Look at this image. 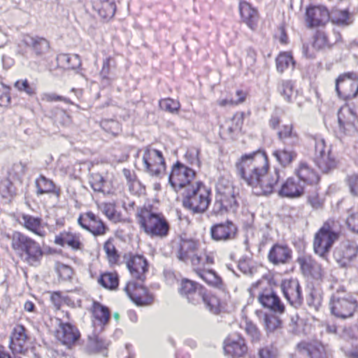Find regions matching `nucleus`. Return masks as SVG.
Here are the masks:
<instances>
[{
    "label": "nucleus",
    "mask_w": 358,
    "mask_h": 358,
    "mask_svg": "<svg viewBox=\"0 0 358 358\" xmlns=\"http://www.w3.org/2000/svg\"><path fill=\"white\" fill-rule=\"evenodd\" d=\"M236 167L241 178L257 196L271 194L280 179L278 170H268L267 157L262 152L243 156L236 163Z\"/></svg>",
    "instance_id": "1"
},
{
    "label": "nucleus",
    "mask_w": 358,
    "mask_h": 358,
    "mask_svg": "<svg viewBox=\"0 0 358 358\" xmlns=\"http://www.w3.org/2000/svg\"><path fill=\"white\" fill-rule=\"evenodd\" d=\"M136 218L141 229L151 238H163L169 234L170 227L166 217L151 206L138 208Z\"/></svg>",
    "instance_id": "2"
},
{
    "label": "nucleus",
    "mask_w": 358,
    "mask_h": 358,
    "mask_svg": "<svg viewBox=\"0 0 358 358\" xmlns=\"http://www.w3.org/2000/svg\"><path fill=\"white\" fill-rule=\"evenodd\" d=\"M199 245V241L193 239L180 238L173 242V249L180 261L189 260L194 267L212 264L213 257L200 250Z\"/></svg>",
    "instance_id": "3"
},
{
    "label": "nucleus",
    "mask_w": 358,
    "mask_h": 358,
    "mask_svg": "<svg viewBox=\"0 0 358 358\" xmlns=\"http://www.w3.org/2000/svg\"><path fill=\"white\" fill-rule=\"evenodd\" d=\"M341 224L339 221L329 219L315 234L313 248L315 252L325 258L341 234Z\"/></svg>",
    "instance_id": "4"
},
{
    "label": "nucleus",
    "mask_w": 358,
    "mask_h": 358,
    "mask_svg": "<svg viewBox=\"0 0 358 358\" xmlns=\"http://www.w3.org/2000/svg\"><path fill=\"white\" fill-rule=\"evenodd\" d=\"M179 291L189 303L196 305L203 302L210 311L215 313L217 312L219 299L213 295L206 294L204 289L198 283L187 279L182 280Z\"/></svg>",
    "instance_id": "5"
},
{
    "label": "nucleus",
    "mask_w": 358,
    "mask_h": 358,
    "mask_svg": "<svg viewBox=\"0 0 358 358\" xmlns=\"http://www.w3.org/2000/svg\"><path fill=\"white\" fill-rule=\"evenodd\" d=\"M183 195V206L194 213H203L210 203V191L202 182H196L194 186L189 187Z\"/></svg>",
    "instance_id": "6"
},
{
    "label": "nucleus",
    "mask_w": 358,
    "mask_h": 358,
    "mask_svg": "<svg viewBox=\"0 0 358 358\" xmlns=\"http://www.w3.org/2000/svg\"><path fill=\"white\" fill-rule=\"evenodd\" d=\"M216 189L217 195L213 211L217 214L229 210L235 211L238 207L236 201L238 189L230 181L224 179L219 180Z\"/></svg>",
    "instance_id": "7"
},
{
    "label": "nucleus",
    "mask_w": 358,
    "mask_h": 358,
    "mask_svg": "<svg viewBox=\"0 0 358 358\" xmlns=\"http://www.w3.org/2000/svg\"><path fill=\"white\" fill-rule=\"evenodd\" d=\"M357 301L343 288L334 292L331 298L330 308L332 314L337 317H352L357 308Z\"/></svg>",
    "instance_id": "8"
},
{
    "label": "nucleus",
    "mask_w": 358,
    "mask_h": 358,
    "mask_svg": "<svg viewBox=\"0 0 358 358\" xmlns=\"http://www.w3.org/2000/svg\"><path fill=\"white\" fill-rule=\"evenodd\" d=\"M196 172L183 164L177 162L172 166L169 176V183L176 192H185L192 187L197 181H195Z\"/></svg>",
    "instance_id": "9"
},
{
    "label": "nucleus",
    "mask_w": 358,
    "mask_h": 358,
    "mask_svg": "<svg viewBox=\"0 0 358 358\" xmlns=\"http://www.w3.org/2000/svg\"><path fill=\"white\" fill-rule=\"evenodd\" d=\"M140 165L143 171L152 176L159 177L166 170L165 160L162 152L150 147H146L142 150Z\"/></svg>",
    "instance_id": "10"
},
{
    "label": "nucleus",
    "mask_w": 358,
    "mask_h": 358,
    "mask_svg": "<svg viewBox=\"0 0 358 358\" xmlns=\"http://www.w3.org/2000/svg\"><path fill=\"white\" fill-rule=\"evenodd\" d=\"M358 255V244L352 240L341 242L334 250L333 257L337 264L343 268L349 267Z\"/></svg>",
    "instance_id": "11"
},
{
    "label": "nucleus",
    "mask_w": 358,
    "mask_h": 358,
    "mask_svg": "<svg viewBox=\"0 0 358 358\" xmlns=\"http://www.w3.org/2000/svg\"><path fill=\"white\" fill-rule=\"evenodd\" d=\"M336 92L343 99H353L358 94V76L357 73H345L336 80Z\"/></svg>",
    "instance_id": "12"
},
{
    "label": "nucleus",
    "mask_w": 358,
    "mask_h": 358,
    "mask_svg": "<svg viewBox=\"0 0 358 358\" xmlns=\"http://www.w3.org/2000/svg\"><path fill=\"white\" fill-rule=\"evenodd\" d=\"M315 160L318 168L323 173H328L336 166V162L331 156L330 148L325 145L323 138H315Z\"/></svg>",
    "instance_id": "13"
},
{
    "label": "nucleus",
    "mask_w": 358,
    "mask_h": 358,
    "mask_svg": "<svg viewBox=\"0 0 358 358\" xmlns=\"http://www.w3.org/2000/svg\"><path fill=\"white\" fill-rule=\"evenodd\" d=\"M10 341V349L12 350L13 356L20 358L17 354H24L28 350V337L26 330L22 325H16L11 333Z\"/></svg>",
    "instance_id": "14"
},
{
    "label": "nucleus",
    "mask_w": 358,
    "mask_h": 358,
    "mask_svg": "<svg viewBox=\"0 0 358 358\" xmlns=\"http://www.w3.org/2000/svg\"><path fill=\"white\" fill-rule=\"evenodd\" d=\"M78 223L94 236L103 235L107 229L103 222L92 212L81 215L78 218Z\"/></svg>",
    "instance_id": "15"
},
{
    "label": "nucleus",
    "mask_w": 358,
    "mask_h": 358,
    "mask_svg": "<svg viewBox=\"0 0 358 358\" xmlns=\"http://www.w3.org/2000/svg\"><path fill=\"white\" fill-rule=\"evenodd\" d=\"M124 290L129 298L137 305H147L152 301V296L148 294V290L141 284L129 282Z\"/></svg>",
    "instance_id": "16"
},
{
    "label": "nucleus",
    "mask_w": 358,
    "mask_h": 358,
    "mask_svg": "<svg viewBox=\"0 0 358 358\" xmlns=\"http://www.w3.org/2000/svg\"><path fill=\"white\" fill-rule=\"evenodd\" d=\"M281 289L285 297L292 305L301 303L302 296L299 283L296 279H285L281 283Z\"/></svg>",
    "instance_id": "17"
},
{
    "label": "nucleus",
    "mask_w": 358,
    "mask_h": 358,
    "mask_svg": "<svg viewBox=\"0 0 358 358\" xmlns=\"http://www.w3.org/2000/svg\"><path fill=\"white\" fill-rule=\"evenodd\" d=\"M330 19V13L324 6H313L306 10V22L309 27L324 25Z\"/></svg>",
    "instance_id": "18"
},
{
    "label": "nucleus",
    "mask_w": 358,
    "mask_h": 358,
    "mask_svg": "<svg viewBox=\"0 0 358 358\" xmlns=\"http://www.w3.org/2000/svg\"><path fill=\"white\" fill-rule=\"evenodd\" d=\"M236 227L231 221L216 224L210 229L211 237L215 241H228L233 239L236 233Z\"/></svg>",
    "instance_id": "19"
},
{
    "label": "nucleus",
    "mask_w": 358,
    "mask_h": 358,
    "mask_svg": "<svg viewBox=\"0 0 358 358\" xmlns=\"http://www.w3.org/2000/svg\"><path fill=\"white\" fill-rule=\"evenodd\" d=\"M21 42L25 46L31 48L37 57H43L50 48L49 42L45 38L38 36L24 35Z\"/></svg>",
    "instance_id": "20"
},
{
    "label": "nucleus",
    "mask_w": 358,
    "mask_h": 358,
    "mask_svg": "<svg viewBox=\"0 0 358 358\" xmlns=\"http://www.w3.org/2000/svg\"><path fill=\"white\" fill-rule=\"evenodd\" d=\"M298 352L302 358H326L324 346L318 341L301 343L298 345Z\"/></svg>",
    "instance_id": "21"
},
{
    "label": "nucleus",
    "mask_w": 358,
    "mask_h": 358,
    "mask_svg": "<svg viewBox=\"0 0 358 358\" xmlns=\"http://www.w3.org/2000/svg\"><path fill=\"white\" fill-rule=\"evenodd\" d=\"M224 350L226 355L232 357H241L244 356L248 347L245 340L241 336L229 337L224 341Z\"/></svg>",
    "instance_id": "22"
},
{
    "label": "nucleus",
    "mask_w": 358,
    "mask_h": 358,
    "mask_svg": "<svg viewBox=\"0 0 358 358\" xmlns=\"http://www.w3.org/2000/svg\"><path fill=\"white\" fill-rule=\"evenodd\" d=\"M19 222L27 230L40 237H44L47 234L46 224L42 222L40 217L23 214L20 217Z\"/></svg>",
    "instance_id": "23"
},
{
    "label": "nucleus",
    "mask_w": 358,
    "mask_h": 358,
    "mask_svg": "<svg viewBox=\"0 0 358 358\" xmlns=\"http://www.w3.org/2000/svg\"><path fill=\"white\" fill-rule=\"evenodd\" d=\"M56 336L63 344L70 346L79 338L80 334L78 329L71 324L60 323Z\"/></svg>",
    "instance_id": "24"
},
{
    "label": "nucleus",
    "mask_w": 358,
    "mask_h": 358,
    "mask_svg": "<svg viewBox=\"0 0 358 358\" xmlns=\"http://www.w3.org/2000/svg\"><path fill=\"white\" fill-rule=\"evenodd\" d=\"M127 266L133 278L143 280L148 270L146 259L140 255L130 257L127 262Z\"/></svg>",
    "instance_id": "25"
},
{
    "label": "nucleus",
    "mask_w": 358,
    "mask_h": 358,
    "mask_svg": "<svg viewBox=\"0 0 358 358\" xmlns=\"http://www.w3.org/2000/svg\"><path fill=\"white\" fill-rule=\"evenodd\" d=\"M43 252L38 243L32 240L31 242L20 254L21 257L29 264L36 266L42 259Z\"/></svg>",
    "instance_id": "26"
},
{
    "label": "nucleus",
    "mask_w": 358,
    "mask_h": 358,
    "mask_svg": "<svg viewBox=\"0 0 358 358\" xmlns=\"http://www.w3.org/2000/svg\"><path fill=\"white\" fill-rule=\"evenodd\" d=\"M304 185L299 179L290 178L282 184L279 194L282 196L296 198L303 193Z\"/></svg>",
    "instance_id": "27"
},
{
    "label": "nucleus",
    "mask_w": 358,
    "mask_h": 358,
    "mask_svg": "<svg viewBox=\"0 0 358 358\" xmlns=\"http://www.w3.org/2000/svg\"><path fill=\"white\" fill-rule=\"evenodd\" d=\"M268 257L274 264H286L292 259V250L285 245L275 244L270 250Z\"/></svg>",
    "instance_id": "28"
},
{
    "label": "nucleus",
    "mask_w": 358,
    "mask_h": 358,
    "mask_svg": "<svg viewBox=\"0 0 358 358\" xmlns=\"http://www.w3.org/2000/svg\"><path fill=\"white\" fill-rule=\"evenodd\" d=\"M258 300L264 307L275 313H282L285 310L283 303L280 301L278 296L272 292H264L259 296Z\"/></svg>",
    "instance_id": "29"
},
{
    "label": "nucleus",
    "mask_w": 358,
    "mask_h": 358,
    "mask_svg": "<svg viewBox=\"0 0 358 358\" xmlns=\"http://www.w3.org/2000/svg\"><path fill=\"white\" fill-rule=\"evenodd\" d=\"M243 124V113H237L232 118L227 120L220 126L221 133L232 137L241 130Z\"/></svg>",
    "instance_id": "30"
},
{
    "label": "nucleus",
    "mask_w": 358,
    "mask_h": 358,
    "mask_svg": "<svg viewBox=\"0 0 358 358\" xmlns=\"http://www.w3.org/2000/svg\"><path fill=\"white\" fill-rule=\"evenodd\" d=\"M239 11L242 20L254 30L257 27L258 21V13L255 8L246 1H241L239 4Z\"/></svg>",
    "instance_id": "31"
},
{
    "label": "nucleus",
    "mask_w": 358,
    "mask_h": 358,
    "mask_svg": "<svg viewBox=\"0 0 358 358\" xmlns=\"http://www.w3.org/2000/svg\"><path fill=\"white\" fill-rule=\"evenodd\" d=\"M93 8L103 19H111L115 13L116 6L113 1L109 0H93Z\"/></svg>",
    "instance_id": "32"
},
{
    "label": "nucleus",
    "mask_w": 358,
    "mask_h": 358,
    "mask_svg": "<svg viewBox=\"0 0 358 358\" xmlns=\"http://www.w3.org/2000/svg\"><path fill=\"white\" fill-rule=\"evenodd\" d=\"M55 243L57 245L64 246L68 245L73 250H81L83 243L78 236L70 232L64 231L55 237Z\"/></svg>",
    "instance_id": "33"
},
{
    "label": "nucleus",
    "mask_w": 358,
    "mask_h": 358,
    "mask_svg": "<svg viewBox=\"0 0 358 358\" xmlns=\"http://www.w3.org/2000/svg\"><path fill=\"white\" fill-rule=\"evenodd\" d=\"M296 173L298 176L297 179H299V181H301L303 185L305 182L313 183L319 180L317 173L305 162H301L299 163Z\"/></svg>",
    "instance_id": "34"
},
{
    "label": "nucleus",
    "mask_w": 358,
    "mask_h": 358,
    "mask_svg": "<svg viewBox=\"0 0 358 358\" xmlns=\"http://www.w3.org/2000/svg\"><path fill=\"white\" fill-rule=\"evenodd\" d=\"M278 139L284 144L296 145L299 138L298 134L294 131L292 124L282 125L278 132Z\"/></svg>",
    "instance_id": "35"
},
{
    "label": "nucleus",
    "mask_w": 358,
    "mask_h": 358,
    "mask_svg": "<svg viewBox=\"0 0 358 358\" xmlns=\"http://www.w3.org/2000/svg\"><path fill=\"white\" fill-rule=\"evenodd\" d=\"M298 262L301 269L305 273H310L315 278H319L322 274L321 266L309 256H303L299 258Z\"/></svg>",
    "instance_id": "36"
},
{
    "label": "nucleus",
    "mask_w": 358,
    "mask_h": 358,
    "mask_svg": "<svg viewBox=\"0 0 358 358\" xmlns=\"http://www.w3.org/2000/svg\"><path fill=\"white\" fill-rule=\"evenodd\" d=\"M273 156L282 166L287 167L295 160L297 153L293 149L285 147L275 150Z\"/></svg>",
    "instance_id": "37"
},
{
    "label": "nucleus",
    "mask_w": 358,
    "mask_h": 358,
    "mask_svg": "<svg viewBox=\"0 0 358 358\" xmlns=\"http://www.w3.org/2000/svg\"><path fill=\"white\" fill-rule=\"evenodd\" d=\"M8 238L11 241V248L18 255H20L33 240L20 231H13L12 234L8 235Z\"/></svg>",
    "instance_id": "38"
},
{
    "label": "nucleus",
    "mask_w": 358,
    "mask_h": 358,
    "mask_svg": "<svg viewBox=\"0 0 358 358\" xmlns=\"http://www.w3.org/2000/svg\"><path fill=\"white\" fill-rule=\"evenodd\" d=\"M37 187V193L43 194L45 193H52L57 196L59 195V189H57L55 183L50 179L43 176H40L36 180Z\"/></svg>",
    "instance_id": "39"
},
{
    "label": "nucleus",
    "mask_w": 358,
    "mask_h": 358,
    "mask_svg": "<svg viewBox=\"0 0 358 358\" xmlns=\"http://www.w3.org/2000/svg\"><path fill=\"white\" fill-rule=\"evenodd\" d=\"M205 266L199 267H194V270L196 274L207 284L212 286H217L220 283V278L215 272L210 270L203 269Z\"/></svg>",
    "instance_id": "40"
},
{
    "label": "nucleus",
    "mask_w": 358,
    "mask_h": 358,
    "mask_svg": "<svg viewBox=\"0 0 358 358\" xmlns=\"http://www.w3.org/2000/svg\"><path fill=\"white\" fill-rule=\"evenodd\" d=\"M92 313L94 317L101 324H106L110 318L108 308L99 302L93 303Z\"/></svg>",
    "instance_id": "41"
},
{
    "label": "nucleus",
    "mask_w": 358,
    "mask_h": 358,
    "mask_svg": "<svg viewBox=\"0 0 358 358\" xmlns=\"http://www.w3.org/2000/svg\"><path fill=\"white\" fill-rule=\"evenodd\" d=\"M294 61L289 52L280 53L276 58V67L278 71L282 73L286 69H293Z\"/></svg>",
    "instance_id": "42"
},
{
    "label": "nucleus",
    "mask_w": 358,
    "mask_h": 358,
    "mask_svg": "<svg viewBox=\"0 0 358 358\" xmlns=\"http://www.w3.org/2000/svg\"><path fill=\"white\" fill-rule=\"evenodd\" d=\"M98 282L103 287L108 289H115L118 286V277L116 273H105L102 274Z\"/></svg>",
    "instance_id": "43"
},
{
    "label": "nucleus",
    "mask_w": 358,
    "mask_h": 358,
    "mask_svg": "<svg viewBox=\"0 0 358 358\" xmlns=\"http://www.w3.org/2000/svg\"><path fill=\"white\" fill-rule=\"evenodd\" d=\"M330 18L334 24L348 25L351 23L349 12L347 10L335 9L330 14Z\"/></svg>",
    "instance_id": "44"
},
{
    "label": "nucleus",
    "mask_w": 358,
    "mask_h": 358,
    "mask_svg": "<svg viewBox=\"0 0 358 358\" xmlns=\"http://www.w3.org/2000/svg\"><path fill=\"white\" fill-rule=\"evenodd\" d=\"M99 208L110 220L114 222L120 221V215L116 211L113 203H102L99 206Z\"/></svg>",
    "instance_id": "45"
},
{
    "label": "nucleus",
    "mask_w": 358,
    "mask_h": 358,
    "mask_svg": "<svg viewBox=\"0 0 358 358\" xmlns=\"http://www.w3.org/2000/svg\"><path fill=\"white\" fill-rule=\"evenodd\" d=\"M279 92L288 102H292L296 95V92L294 90L293 85L290 81L282 82L279 87Z\"/></svg>",
    "instance_id": "46"
},
{
    "label": "nucleus",
    "mask_w": 358,
    "mask_h": 358,
    "mask_svg": "<svg viewBox=\"0 0 358 358\" xmlns=\"http://www.w3.org/2000/svg\"><path fill=\"white\" fill-rule=\"evenodd\" d=\"M122 173L127 181L130 191L136 193L138 192L141 184L139 181L136 180L135 174L127 169H124L122 170Z\"/></svg>",
    "instance_id": "47"
},
{
    "label": "nucleus",
    "mask_w": 358,
    "mask_h": 358,
    "mask_svg": "<svg viewBox=\"0 0 358 358\" xmlns=\"http://www.w3.org/2000/svg\"><path fill=\"white\" fill-rule=\"evenodd\" d=\"M331 44L326 33L318 31L315 37L313 47L316 49H321L329 47Z\"/></svg>",
    "instance_id": "48"
},
{
    "label": "nucleus",
    "mask_w": 358,
    "mask_h": 358,
    "mask_svg": "<svg viewBox=\"0 0 358 358\" xmlns=\"http://www.w3.org/2000/svg\"><path fill=\"white\" fill-rule=\"evenodd\" d=\"M243 328L252 341H259L260 339V331L255 324L250 321L245 320Z\"/></svg>",
    "instance_id": "49"
},
{
    "label": "nucleus",
    "mask_w": 358,
    "mask_h": 358,
    "mask_svg": "<svg viewBox=\"0 0 358 358\" xmlns=\"http://www.w3.org/2000/svg\"><path fill=\"white\" fill-rule=\"evenodd\" d=\"M159 106L163 110L174 113L179 110L180 104L178 101L169 98L161 100Z\"/></svg>",
    "instance_id": "50"
},
{
    "label": "nucleus",
    "mask_w": 358,
    "mask_h": 358,
    "mask_svg": "<svg viewBox=\"0 0 358 358\" xmlns=\"http://www.w3.org/2000/svg\"><path fill=\"white\" fill-rule=\"evenodd\" d=\"M101 127L107 132L116 136L121 131V127L118 122L110 120H103L101 122Z\"/></svg>",
    "instance_id": "51"
},
{
    "label": "nucleus",
    "mask_w": 358,
    "mask_h": 358,
    "mask_svg": "<svg viewBox=\"0 0 358 358\" xmlns=\"http://www.w3.org/2000/svg\"><path fill=\"white\" fill-rule=\"evenodd\" d=\"M57 59L61 62H65L67 68L75 69L80 64L78 55L70 56L67 54H62L58 56Z\"/></svg>",
    "instance_id": "52"
},
{
    "label": "nucleus",
    "mask_w": 358,
    "mask_h": 358,
    "mask_svg": "<svg viewBox=\"0 0 358 358\" xmlns=\"http://www.w3.org/2000/svg\"><path fill=\"white\" fill-rule=\"evenodd\" d=\"M236 95H241V98L238 99H220L217 101V104L222 107H224L227 106H234L241 103L245 101L246 97V92L242 90H237L236 92Z\"/></svg>",
    "instance_id": "53"
},
{
    "label": "nucleus",
    "mask_w": 358,
    "mask_h": 358,
    "mask_svg": "<svg viewBox=\"0 0 358 358\" xmlns=\"http://www.w3.org/2000/svg\"><path fill=\"white\" fill-rule=\"evenodd\" d=\"M103 249L110 262L115 263L118 260L119 255H117L115 245L110 240L105 243Z\"/></svg>",
    "instance_id": "54"
},
{
    "label": "nucleus",
    "mask_w": 358,
    "mask_h": 358,
    "mask_svg": "<svg viewBox=\"0 0 358 358\" xmlns=\"http://www.w3.org/2000/svg\"><path fill=\"white\" fill-rule=\"evenodd\" d=\"M14 193V187L8 179H4L0 182V194L3 198H8Z\"/></svg>",
    "instance_id": "55"
},
{
    "label": "nucleus",
    "mask_w": 358,
    "mask_h": 358,
    "mask_svg": "<svg viewBox=\"0 0 358 358\" xmlns=\"http://www.w3.org/2000/svg\"><path fill=\"white\" fill-rule=\"evenodd\" d=\"M264 324L266 330L271 332L280 327V321L275 315H265Z\"/></svg>",
    "instance_id": "56"
},
{
    "label": "nucleus",
    "mask_w": 358,
    "mask_h": 358,
    "mask_svg": "<svg viewBox=\"0 0 358 358\" xmlns=\"http://www.w3.org/2000/svg\"><path fill=\"white\" fill-rule=\"evenodd\" d=\"M346 224L351 231L358 233V213L349 211Z\"/></svg>",
    "instance_id": "57"
},
{
    "label": "nucleus",
    "mask_w": 358,
    "mask_h": 358,
    "mask_svg": "<svg viewBox=\"0 0 358 358\" xmlns=\"http://www.w3.org/2000/svg\"><path fill=\"white\" fill-rule=\"evenodd\" d=\"M15 87L19 91L25 92L29 95L35 94L36 90L34 87L29 85L27 80H17L15 83Z\"/></svg>",
    "instance_id": "58"
},
{
    "label": "nucleus",
    "mask_w": 358,
    "mask_h": 358,
    "mask_svg": "<svg viewBox=\"0 0 358 358\" xmlns=\"http://www.w3.org/2000/svg\"><path fill=\"white\" fill-rule=\"evenodd\" d=\"M57 271L59 277L64 280H68L71 279L73 275L72 268L65 264H58Z\"/></svg>",
    "instance_id": "59"
},
{
    "label": "nucleus",
    "mask_w": 358,
    "mask_h": 358,
    "mask_svg": "<svg viewBox=\"0 0 358 358\" xmlns=\"http://www.w3.org/2000/svg\"><path fill=\"white\" fill-rule=\"evenodd\" d=\"M41 100L46 102L64 101L66 103H69V100L67 98L57 95L54 92H45L42 94Z\"/></svg>",
    "instance_id": "60"
},
{
    "label": "nucleus",
    "mask_w": 358,
    "mask_h": 358,
    "mask_svg": "<svg viewBox=\"0 0 358 358\" xmlns=\"http://www.w3.org/2000/svg\"><path fill=\"white\" fill-rule=\"evenodd\" d=\"M102 188L99 192L103 193L110 194L112 193L115 189V185L113 182V176L107 175L102 183Z\"/></svg>",
    "instance_id": "61"
},
{
    "label": "nucleus",
    "mask_w": 358,
    "mask_h": 358,
    "mask_svg": "<svg viewBox=\"0 0 358 358\" xmlns=\"http://www.w3.org/2000/svg\"><path fill=\"white\" fill-rule=\"evenodd\" d=\"M105 177L98 173H92L91 178V187L94 191L99 192L102 188Z\"/></svg>",
    "instance_id": "62"
},
{
    "label": "nucleus",
    "mask_w": 358,
    "mask_h": 358,
    "mask_svg": "<svg viewBox=\"0 0 358 358\" xmlns=\"http://www.w3.org/2000/svg\"><path fill=\"white\" fill-rule=\"evenodd\" d=\"M346 181L350 192L353 195L358 196V174H352L348 176Z\"/></svg>",
    "instance_id": "63"
},
{
    "label": "nucleus",
    "mask_w": 358,
    "mask_h": 358,
    "mask_svg": "<svg viewBox=\"0 0 358 358\" xmlns=\"http://www.w3.org/2000/svg\"><path fill=\"white\" fill-rule=\"evenodd\" d=\"M55 121L63 126H68L71 122V117L64 110H59L55 116Z\"/></svg>",
    "instance_id": "64"
}]
</instances>
